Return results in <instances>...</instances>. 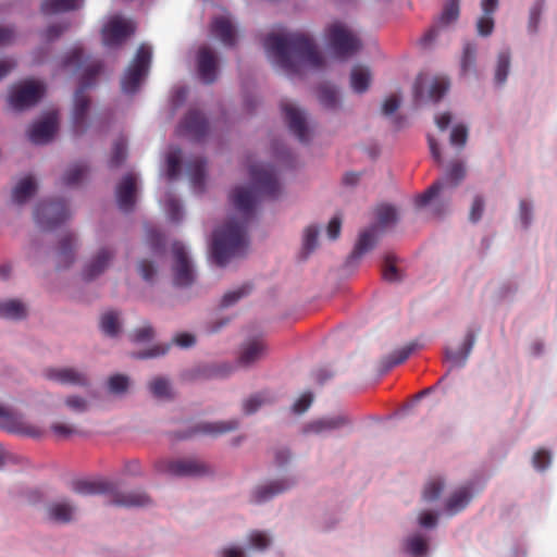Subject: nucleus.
I'll return each instance as SVG.
<instances>
[{"instance_id":"f257e3e1","label":"nucleus","mask_w":557,"mask_h":557,"mask_svg":"<svg viewBox=\"0 0 557 557\" xmlns=\"http://www.w3.org/2000/svg\"><path fill=\"white\" fill-rule=\"evenodd\" d=\"M251 186L233 189L230 200L240 214L239 219H230L224 226L213 234L212 257L216 264L223 267L232 258L246 255L249 246L247 225L252 219L256 205L262 198H276L281 186L275 170L270 164H253L249 168Z\"/></svg>"},{"instance_id":"f03ea898","label":"nucleus","mask_w":557,"mask_h":557,"mask_svg":"<svg viewBox=\"0 0 557 557\" xmlns=\"http://www.w3.org/2000/svg\"><path fill=\"white\" fill-rule=\"evenodd\" d=\"M264 48L290 75L302 74L308 69L317 70L324 64L312 38L301 33L270 34L264 40Z\"/></svg>"},{"instance_id":"7ed1b4c3","label":"nucleus","mask_w":557,"mask_h":557,"mask_svg":"<svg viewBox=\"0 0 557 557\" xmlns=\"http://www.w3.org/2000/svg\"><path fill=\"white\" fill-rule=\"evenodd\" d=\"M62 65L64 69H70L74 72L82 71L79 86L74 96L73 128L76 134H83L87 127L86 117L90 106L85 91L95 86L103 65L100 60L86 57L81 47H74L63 59Z\"/></svg>"},{"instance_id":"20e7f679","label":"nucleus","mask_w":557,"mask_h":557,"mask_svg":"<svg viewBox=\"0 0 557 557\" xmlns=\"http://www.w3.org/2000/svg\"><path fill=\"white\" fill-rule=\"evenodd\" d=\"M73 491L79 495L109 494V504L114 506L145 507L151 504V498L145 492H116L115 485L107 480H78L73 483Z\"/></svg>"},{"instance_id":"39448f33","label":"nucleus","mask_w":557,"mask_h":557,"mask_svg":"<svg viewBox=\"0 0 557 557\" xmlns=\"http://www.w3.org/2000/svg\"><path fill=\"white\" fill-rule=\"evenodd\" d=\"M150 62L151 49L146 45H141L121 79V88L124 94L134 95L137 92L141 82L148 74Z\"/></svg>"},{"instance_id":"423d86ee","label":"nucleus","mask_w":557,"mask_h":557,"mask_svg":"<svg viewBox=\"0 0 557 557\" xmlns=\"http://www.w3.org/2000/svg\"><path fill=\"white\" fill-rule=\"evenodd\" d=\"M326 39L330 49L338 58L350 57L361 48L359 38L341 22L327 26Z\"/></svg>"},{"instance_id":"0eeeda50","label":"nucleus","mask_w":557,"mask_h":557,"mask_svg":"<svg viewBox=\"0 0 557 557\" xmlns=\"http://www.w3.org/2000/svg\"><path fill=\"white\" fill-rule=\"evenodd\" d=\"M46 87L36 79H26L12 87L9 95V104L16 111L34 107L44 97Z\"/></svg>"},{"instance_id":"6e6552de","label":"nucleus","mask_w":557,"mask_h":557,"mask_svg":"<svg viewBox=\"0 0 557 557\" xmlns=\"http://www.w3.org/2000/svg\"><path fill=\"white\" fill-rule=\"evenodd\" d=\"M70 218L69 208L63 200L39 202L34 211V220L38 227L51 231Z\"/></svg>"},{"instance_id":"1a4fd4ad","label":"nucleus","mask_w":557,"mask_h":557,"mask_svg":"<svg viewBox=\"0 0 557 557\" xmlns=\"http://www.w3.org/2000/svg\"><path fill=\"white\" fill-rule=\"evenodd\" d=\"M466 175L465 166L461 162H454L450 164L443 180L434 182L423 194L417 196L416 205L418 207H424L431 202L444 188L445 185L449 187H456Z\"/></svg>"},{"instance_id":"9d476101","label":"nucleus","mask_w":557,"mask_h":557,"mask_svg":"<svg viewBox=\"0 0 557 557\" xmlns=\"http://www.w3.org/2000/svg\"><path fill=\"white\" fill-rule=\"evenodd\" d=\"M174 263L172 267L173 281L176 286L186 287L195 281V271L183 244L176 242L172 245Z\"/></svg>"},{"instance_id":"9b49d317","label":"nucleus","mask_w":557,"mask_h":557,"mask_svg":"<svg viewBox=\"0 0 557 557\" xmlns=\"http://www.w3.org/2000/svg\"><path fill=\"white\" fill-rule=\"evenodd\" d=\"M134 32L135 25L132 21L113 16L102 28L103 45L107 47L119 46Z\"/></svg>"},{"instance_id":"f8f14e48","label":"nucleus","mask_w":557,"mask_h":557,"mask_svg":"<svg viewBox=\"0 0 557 557\" xmlns=\"http://www.w3.org/2000/svg\"><path fill=\"white\" fill-rule=\"evenodd\" d=\"M159 469L176 476H201L209 473V468L203 462L193 458L164 461Z\"/></svg>"},{"instance_id":"ddd939ff","label":"nucleus","mask_w":557,"mask_h":557,"mask_svg":"<svg viewBox=\"0 0 557 557\" xmlns=\"http://www.w3.org/2000/svg\"><path fill=\"white\" fill-rule=\"evenodd\" d=\"M281 108L289 131L299 141L308 143L310 139V129L308 127L305 113L288 101H283L281 103Z\"/></svg>"},{"instance_id":"4468645a","label":"nucleus","mask_w":557,"mask_h":557,"mask_svg":"<svg viewBox=\"0 0 557 557\" xmlns=\"http://www.w3.org/2000/svg\"><path fill=\"white\" fill-rule=\"evenodd\" d=\"M209 125L205 115L198 110H189L178 126V134L195 141L203 139L208 133Z\"/></svg>"},{"instance_id":"2eb2a0df","label":"nucleus","mask_w":557,"mask_h":557,"mask_svg":"<svg viewBox=\"0 0 557 557\" xmlns=\"http://www.w3.org/2000/svg\"><path fill=\"white\" fill-rule=\"evenodd\" d=\"M45 376L62 385L87 386L89 383L85 372L71 367L48 368L45 370Z\"/></svg>"},{"instance_id":"dca6fc26","label":"nucleus","mask_w":557,"mask_h":557,"mask_svg":"<svg viewBox=\"0 0 557 557\" xmlns=\"http://www.w3.org/2000/svg\"><path fill=\"white\" fill-rule=\"evenodd\" d=\"M115 252L107 247L98 249L86 262L82 275L85 281H92L101 275L111 264Z\"/></svg>"},{"instance_id":"f3484780","label":"nucleus","mask_w":557,"mask_h":557,"mask_svg":"<svg viewBox=\"0 0 557 557\" xmlns=\"http://www.w3.org/2000/svg\"><path fill=\"white\" fill-rule=\"evenodd\" d=\"M137 191V177L133 173L125 174L116 186V201L119 208L124 212L134 209Z\"/></svg>"},{"instance_id":"a211bd4d","label":"nucleus","mask_w":557,"mask_h":557,"mask_svg":"<svg viewBox=\"0 0 557 557\" xmlns=\"http://www.w3.org/2000/svg\"><path fill=\"white\" fill-rule=\"evenodd\" d=\"M58 128L57 113H48L42 120L33 124L28 132L32 143L42 145L49 143Z\"/></svg>"},{"instance_id":"6ab92c4d","label":"nucleus","mask_w":557,"mask_h":557,"mask_svg":"<svg viewBox=\"0 0 557 557\" xmlns=\"http://www.w3.org/2000/svg\"><path fill=\"white\" fill-rule=\"evenodd\" d=\"M197 67L200 78L206 84H211L218 76V60L213 50L207 46H202L197 54Z\"/></svg>"},{"instance_id":"aec40b11","label":"nucleus","mask_w":557,"mask_h":557,"mask_svg":"<svg viewBox=\"0 0 557 557\" xmlns=\"http://www.w3.org/2000/svg\"><path fill=\"white\" fill-rule=\"evenodd\" d=\"M211 33L226 47H233L236 42V32L227 16H216L211 22Z\"/></svg>"},{"instance_id":"412c9836","label":"nucleus","mask_w":557,"mask_h":557,"mask_svg":"<svg viewBox=\"0 0 557 557\" xmlns=\"http://www.w3.org/2000/svg\"><path fill=\"white\" fill-rule=\"evenodd\" d=\"M268 352L267 345L262 339H252L246 343L239 355V363L249 367L262 359Z\"/></svg>"},{"instance_id":"4be33fe9","label":"nucleus","mask_w":557,"mask_h":557,"mask_svg":"<svg viewBox=\"0 0 557 557\" xmlns=\"http://www.w3.org/2000/svg\"><path fill=\"white\" fill-rule=\"evenodd\" d=\"M76 507L69 500L51 503L47 507V515L51 521L57 523H69L72 521Z\"/></svg>"},{"instance_id":"5701e85b","label":"nucleus","mask_w":557,"mask_h":557,"mask_svg":"<svg viewBox=\"0 0 557 557\" xmlns=\"http://www.w3.org/2000/svg\"><path fill=\"white\" fill-rule=\"evenodd\" d=\"M376 228L377 227L374 225L360 233L355 248L349 256L350 261L360 259L366 252L370 251L375 246L377 240Z\"/></svg>"},{"instance_id":"b1692460","label":"nucleus","mask_w":557,"mask_h":557,"mask_svg":"<svg viewBox=\"0 0 557 557\" xmlns=\"http://www.w3.org/2000/svg\"><path fill=\"white\" fill-rule=\"evenodd\" d=\"M0 418L13 424L10 431L17 432L34 438L41 437L44 434V430H41L40 428L29 423L17 421L16 417L2 406H0Z\"/></svg>"},{"instance_id":"393cba45","label":"nucleus","mask_w":557,"mask_h":557,"mask_svg":"<svg viewBox=\"0 0 557 557\" xmlns=\"http://www.w3.org/2000/svg\"><path fill=\"white\" fill-rule=\"evenodd\" d=\"M75 248H76V237L74 234H66L63 236L59 243L58 248V267L59 268H67L75 260Z\"/></svg>"},{"instance_id":"a878e982","label":"nucleus","mask_w":557,"mask_h":557,"mask_svg":"<svg viewBox=\"0 0 557 557\" xmlns=\"http://www.w3.org/2000/svg\"><path fill=\"white\" fill-rule=\"evenodd\" d=\"M206 164V160L201 157H196L187 163V173L193 188L198 193L205 190Z\"/></svg>"},{"instance_id":"bb28decb","label":"nucleus","mask_w":557,"mask_h":557,"mask_svg":"<svg viewBox=\"0 0 557 557\" xmlns=\"http://www.w3.org/2000/svg\"><path fill=\"white\" fill-rule=\"evenodd\" d=\"M292 486V483L287 480H277L270 482L265 485H261L253 492V498L256 503H263L275 495L283 493Z\"/></svg>"},{"instance_id":"cd10ccee","label":"nucleus","mask_w":557,"mask_h":557,"mask_svg":"<svg viewBox=\"0 0 557 557\" xmlns=\"http://www.w3.org/2000/svg\"><path fill=\"white\" fill-rule=\"evenodd\" d=\"M348 423V419L344 416H336L330 418H322L310 422L306 426L307 433L321 434L335 429H338Z\"/></svg>"},{"instance_id":"c85d7f7f","label":"nucleus","mask_w":557,"mask_h":557,"mask_svg":"<svg viewBox=\"0 0 557 557\" xmlns=\"http://www.w3.org/2000/svg\"><path fill=\"white\" fill-rule=\"evenodd\" d=\"M37 184L33 176L28 175L18 181L12 190V201L16 205L25 203L36 191Z\"/></svg>"},{"instance_id":"c756f323","label":"nucleus","mask_w":557,"mask_h":557,"mask_svg":"<svg viewBox=\"0 0 557 557\" xmlns=\"http://www.w3.org/2000/svg\"><path fill=\"white\" fill-rule=\"evenodd\" d=\"M238 425L239 422L236 419H232L228 421L206 422L197 426V432L216 436L235 431L238 428Z\"/></svg>"},{"instance_id":"7c9ffc66","label":"nucleus","mask_w":557,"mask_h":557,"mask_svg":"<svg viewBox=\"0 0 557 557\" xmlns=\"http://www.w3.org/2000/svg\"><path fill=\"white\" fill-rule=\"evenodd\" d=\"M83 0H44L41 12L45 15L58 14L78 9Z\"/></svg>"},{"instance_id":"2f4dec72","label":"nucleus","mask_w":557,"mask_h":557,"mask_svg":"<svg viewBox=\"0 0 557 557\" xmlns=\"http://www.w3.org/2000/svg\"><path fill=\"white\" fill-rule=\"evenodd\" d=\"M371 83V72L368 67L356 65L351 70L350 86L357 94H362L368 90Z\"/></svg>"},{"instance_id":"473e14b6","label":"nucleus","mask_w":557,"mask_h":557,"mask_svg":"<svg viewBox=\"0 0 557 557\" xmlns=\"http://www.w3.org/2000/svg\"><path fill=\"white\" fill-rule=\"evenodd\" d=\"M475 342V334L469 331L466 334L462 351L446 350V358L456 367H462L466 363Z\"/></svg>"},{"instance_id":"72a5a7b5","label":"nucleus","mask_w":557,"mask_h":557,"mask_svg":"<svg viewBox=\"0 0 557 557\" xmlns=\"http://www.w3.org/2000/svg\"><path fill=\"white\" fill-rule=\"evenodd\" d=\"M472 495L469 487L462 486L455 491L446 502V510L449 515H455L467 507Z\"/></svg>"},{"instance_id":"f704fd0d","label":"nucleus","mask_w":557,"mask_h":557,"mask_svg":"<svg viewBox=\"0 0 557 557\" xmlns=\"http://www.w3.org/2000/svg\"><path fill=\"white\" fill-rule=\"evenodd\" d=\"M0 317L5 319L20 320L26 317L24 304L12 299L0 302Z\"/></svg>"},{"instance_id":"c9c22d12","label":"nucleus","mask_w":557,"mask_h":557,"mask_svg":"<svg viewBox=\"0 0 557 557\" xmlns=\"http://www.w3.org/2000/svg\"><path fill=\"white\" fill-rule=\"evenodd\" d=\"M100 329L108 336H116L121 329L119 313L113 310L104 312L100 319Z\"/></svg>"},{"instance_id":"e433bc0d","label":"nucleus","mask_w":557,"mask_h":557,"mask_svg":"<svg viewBox=\"0 0 557 557\" xmlns=\"http://www.w3.org/2000/svg\"><path fill=\"white\" fill-rule=\"evenodd\" d=\"M149 391L153 397L159 399H171L172 388L168 379L163 376H157L149 382Z\"/></svg>"},{"instance_id":"4c0bfd02","label":"nucleus","mask_w":557,"mask_h":557,"mask_svg":"<svg viewBox=\"0 0 557 557\" xmlns=\"http://www.w3.org/2000/svg\"><path fill=\"white\" fill-rule=\"evenodd\" d=\"M320 103L327 109H335L338 106V94L335 87L323 84L318 89Z\"/></svg>"},{"instance_id":"58836bf2","label":"nucleus","mask_w":557,"mask_h":557,"mask_svg":"<svg viewBox=\"0 0 557 557\" xmlns=\"http://www.w3.org/2000/svg\"><path fill=\"white\" fill-rule=\"evenodd\" d=\"M88 166L85 163H75L65 172L62 181L65 186H75L85 177Z\"/></svg>"},{"instance_id":"ea45409f","label":"nucleus","mask_w":557,"mask_h":557,"mask_svg":"<svg viewBox=\"0 0 557 557\" xmlns=\"http://www.w3.org/2000/svg\"><path fill=\"white\" fill-rule=\"evenodd\" d=\"M509 66H510V53L509 51L505 50L498 53L497 57V64L495 70V83L497 85H503L508 76L509 73Z\"/></svg>"},{"instance_id":"a19ab883","label":"nucleus","mask_w":557,"mask_h":557,"mask_svg":"<svg viewBox=\"0 0 557 557\" xmlns=\"http://www.w3.org/2000/svg\"><path fill=\"white\" fill-rule=\"evenodd\" d=\"M270 401L267 393H257L251 395L243 403V411L245 414L255 413L262 405Z\"/></svg>"},{"instance_id":"79ce46f5","label":"nucleus","mask_w":557,"mask_h":557,"mask_svg":"<svg viewBox=\"0 0 557 557\" xmlns=\"http://www.w3.org/2000/svg\"><path fill=\"white\" fill-rule=\"evenodd\" d=\"M251 292V285L244 284L237 289L224 294L221 300V306L227 308L236 304L239 299L247 296Z\"/></svg>"},{"instance_id":"37998d69","label":"nucleus","mask_w":557,"mask_h":557,"mask_svg":"<svg viewBox=\"0 0 557 557\" xmlns=\"http://www.w3.org/2000/svg\"><path fill=\"white\" fill-rule=\"evenodd\" d=\"M449 88V82L446 77H435L430 86L429 98L430 100L437 102L447 92Z\"/></svg>"},{"instance_id":"c03bdc74","label":"nucleus","mask_w":557,"mask_h":557,"mask_svg":"<svg viewBox=\"0 0 557 557\" xmlns=\"http://www.w3.org/2000/svg\"><path fill=\"white\" fill-rule=\"evenodd\" d=\"M319 230L314 225H310L304 231L302 251L305 257L311 253L318 246Z\"/></svg>"},{"instance_id":"a18cd8bd","label":"nucleus","mask_w":557,"mask_h":557,"mask_svg":"<svg viewBox=\"0 0 557 557\" xmlns=\"http://www.w3.org/2000/svg\"><path fill=\"white\" fill-rule=\"evenodd\" d=\"M376 219L382 227L394 224L397 221V213L394 207L382 205L376 208Z\"/></svg>"},{"instance_id":"49530a36","label":"nucleus","mask_w":557,"mask_h":557,"mask_svg":"<svg viewBox=\"0 0 557 557\" xmlns=\"http://www.w3.org/2000/svg\"><path fill=\"white\" fill-rule=\"evenodd\" d=\"M127 157V148L126 141L123 138H119L114 145L112 150V156L110 158L109 164L111 168L120 166Z\"/></svg>"},{"instance_id":"de8ad7c7","label":"nucleus","mask_w":557,"mask_h":557,"mask_svg":"<svg viewBox=\"0 0 557 557\" xmlns=\"http://www.w3.org/2000/svg\"><path fill=\"white\" fill-rule=\"evenodd\" d=\"M181 156L182 151L180 148L172 149L166 158L168 163V177L174 180L177 177L181 170Z\"/></svg>"},{"instance_id":"09e8293b","label":"nucleus","mask_w":557,"mask_h":557,"mask_svg":"<svg viewBox=\"0 0 557 557\" xmlns=\"http://www.w3.org/2000/svg\"><path fill=\"white\" fill-rule=\"evenodd\" d=\"M413 350L414 345L410 344L399 350L394 351L391 356H388L385 368L391 369L397 364L403 363L406 359H408Z\"/></svg>"},{"instance_id":"8fccbe9b","label":"nucleus","mask_w":557,"mask_h":557,"mask_svg":"<svg viewBox=\"0 0 557 557\" xmlns=\"http://www.w3.org/2000/svg\"><path fill=\"white\" fill-rule=\"evenodd\" d=\"M459 16V5L457 0H450L444 8L441 16L440 23L443 25H448L451 22H455Z\"/></svg>"},{"instance_id":"3c124183","label":"nucleus","mask_w":557,"mask_h":557,"mask_svg":"<svg viewBox=\"0 0 557 557\" xmlns=\"http://www.w3.org/2000/svg\"><path fill=\"white\" fill-rule=\"evenodd\" d=\"M444 488V483L441 479L430 481L423 491V498L428 502L437 499Z\"/></svg>"},{"instance_id":"603ef678","label":"nucleus","mask_w":557,"mask_h":557,"mask_svg":"<svg viewBox=\"0 0 557 557\" xmlns=\"http://www.w3.org/2000/svg\"><path fill=\"white\" fill-rule=\"evenodd\" d=\"M476 57V46L472 42H467L463 46V52L461 58V69L462 72L469 71L474 62Z\"/></svg>"},{"instance_id":"864d4df0","label":"nucleus","mask_w":557,"mask_h":557,"mask_svg":"<svg viewBox=\"0 0 557 557\" xmlns=\"http://www.w3.org/2000/svg\"><path fill=\"white\" fill-rule=\"evenodd\" d=\"M407 550L413 556H420L426 552V542L421 535L409 537L406 542Z\"/></svg>"},{"instance_id":"5fc2aeb1","label":"nucleus","mask_w":557,"mask_h":557,"mask_svg":"<svg viewBox=\"0 0 557 557\" xmlns=\"http://www.w3.org/2000/svg\"><path fill=\"white\" fill-rule=\"evenodd\" d=\"M248 542L251 547L258 550H264L269 547L271 540L264 532L252 531L248 536Z\"/></svg>"},{"instance_id":"6e6d98bb","label":"nucleus","mask_w":557,"mask_h":557,"mask_svg":"<svg viewBox=\"0 0 557 557\" xmlns=\"http://www.w3.org/2000/svg\"><path fill=\"white\" fill-rule=\"evenodd\" d=\"M170 347V344L154 345L149 349L135 354L134 357L137 359L157 358L160 356H164L169 351Z\"/></svg>"},{"instance_id":"4d7b16f0","label":"nucleus","mask_w":557,"mask_h":557,"mask_svg":"<svg viewBox=\"0 0 557 557\" xmlns=\"http://www.w3.org/2000/svg\"><path fill=\"white\" fill-rule=\"evenodd\" d=\"M109 389L113 394H122L127 391L128 377L122 374H115L108 381Z\"/></svg>"},{"instance_id":"13d9d810","label":"nucleus","mask_w":557,"mask_h":557,"mask_svg":"<svg viewBox=\"0 0 557 557\" xmlns=\"http://www.w3.org/2000/svg\"><path fill=\"white\" fill-rule=\"evenodd\" d=\"M153 336H154L153 327L150 324H146L139 329H136L131 334V339L134 343H145V342L151 341L153 338Z\"/></svg>"},{"instance_id":"bf43d9fd","label":"nucleus","mask_w":557,"mask_h":557,"mask_svg":"<svg viewBox=\"0 0 557 557\" xmlns=\"http://www.w3.org/2000/svg\"><path fill=\"white\" fill-rule=\"evenodd\" d=\"M383 278L388 282H396L399 280L398 269L395 265L394 259L386 256L382 270Z\"/></svg>"},{"instance_id":"052dcab7","label":"nucleus","mask_w":557,"mask_h":557,"mask_svg":"<svg viewBox=\"0 0 557 557\" xmlns=\"http://www.w3.org/2000/svg\"><path fill=\"white\" fill-rule=\"evenodd\" d=\"M544 8V1L539 0L534 3V5L530 10L529 17V29L531 33H535L537 30V26L540 23V17Z\"/></svg>"},{"instance_id":"680f3d73","label":"nucleus","mask_w":557,"mask_h":557,"mask_svg":"<svg viewBox=\"0 0 557 557\" xmlns=\"http://www.w3.org/2000/svg\"><path fill=\"white\" fill-rule=\"evenodd\" d=\"M494 29V18L492 15L483 14L476 22V30L480 36H490Z\"/></svg>"},{"instance_id":"e2e57ef3","label":"nucleus","mask_w":557,"mask_h":557,"mask_svg":"<svg viewBox=\"0 0 557 557\" xmlns=\"http://www.w3.org/2000/svg\"><path fill=\"white\" fill-rule=\"evenodd\" d=\"M468 139V129L463 125H456L450 133V144L463 147Z\"/></svg>"},{"instance_id":"0e129e2a","label":"nucleus","mask_w":557,"mask_h":557,"mask_svg":"<svg viewBox=\"0 0 557 557\" xmlns=\"http://www.w3.org/2000/svg\"><path fill=\"white\" fill-rule=\"evenodd\" d=\"M138 271L141 277L147 282H152L157 274V269L154 264L147 259H143L139 261Z\"/></svg>"},{"instance_id":"69168bd1","label":"nucleus","mask_w":557,"mask_h":557,"mask_svg":"<svg viewBox=\"0 0 557 557\" xmlns=\"http://www.w3.org/2000/svg\"><path fill=\"white\" fill-rule=\"evenodd\" d=\"M65 405L69 409L75 412H84L88 409V403L81 396H69L65 399Z\"/></svg>"},{"instance_id":"338daca9","label":"nucleus","mask_w":557,"mask_h":557,"mask_svg":"<svg viewBox=\"0 0 557 557\" xmlns=\"http://www.w3.org/2000/svg\"><path fill=\"white\" fill-rule=\"evenodd\" d=\"M484 211V199L482 196H475L470 209L469 219L472 222H478L483 214Z\"/></svg>"},{"instance_id":"774afa93","label":"nucleus","mask_w":557,"mask_h":557,"mask_svg":"<svg viewBox=\"0 0 557 557\" xmlns=\"http://www.w3.org/2000/svg\"><path fill=\"white\" fill-rule=\"evenodd\" d=\"M550 463V454L545 449H539L533 456V466L537 470H545Z\"/></svg>"}]
</instances>
